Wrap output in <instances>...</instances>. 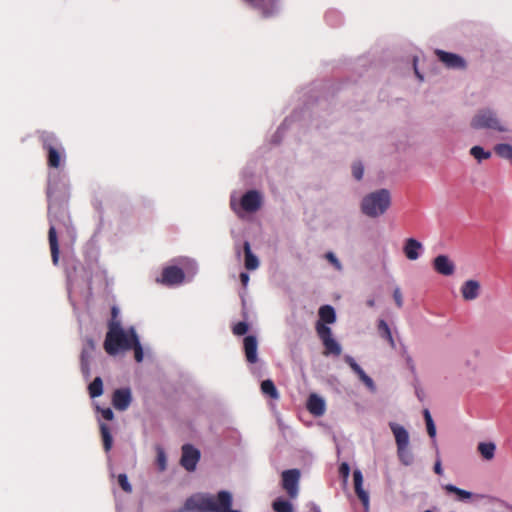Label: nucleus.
I'll use <instances>...</instances> for the list:
<instances>
[{"label": "nucleus", "instance_id": "obj_1", "mask_svg": "<svg viewBox=\"0 0 512 512\" xmlns=\"http://www.w3.org/2000/svg\"><path fill=\"white\" fill-rule=\"evenodd\" d=\"M132 334H137L133 327L125 331L119 320L109 321L104 341V349L109 355L131 349Z\"/></svg>", "mask_w": 512, "mask_h": 512}, {"label": "nucleus", "instance_id": "obj_2", "mask_svg": "<svg viewBox=\"0 0 512 512\" xmlns=\"http://www.w3.org/2000/svg\"><path fill=\"white\" fill-rule=\"evenodd\" d=\"M391 205V195L387 189H379L367 194L361 202V211L368 217L383 215Z\"/></svg>", "mask_w": 512, "mask_h": 512}, {"label": "nucleus", "instance_id": "obj_3", "mask_svg": "<svg viewBox=\"0 0 512 512\" xmlns=\"http://www.w3.org/2000/svg\"><path fill=\"white\" fill-rule=\"evenodd\" d=\"M39 141L47 152V165L50 168H59L64 156V148L59 139L52 132L42 131L39 134Z\"/></svg>", "mask_w": 512, "mask_h": 512}, {"label": "nucleus", "instance_id": "obj_4", "mask_svg": "<svg viewBox=\"0 0 512 512\" xmlns=\"http://www.w3.org/2000/svg\"><path fill=\"white\" fill-rule=\"evenodd\" d=\"M474 129H490L499 132L506 131L496 113L490 109L479 110L471 120Z\"/></svg>", "mask_w": 512, "mask_h": 512}, {"label": "nucleus", "instance_id": "obj_5", "mask_svg": "<svg viewBox=\"0 0 512 512\" xmlns=\"http://www.w3.org/2000/svg\"><path fill=\"white\" fill-rule=\"evenodd\" d=\"M316 332L324 346L323 354L325 356L334 355L339 356L342 352L341 345L332 337L330 327L320 322L316 323Z\"/></svg>", "mask_w": 512, "mask_h": 512}, {"label": "nucleus", "instance_id": "obj_6", "mask_svg": "<svg viewBox=\"0 0 512 512\" xmlns=\"http://www.w3.org/2000/svg\"><path fill=\"white\" fill-rule=\"evenodd\" d=\"M281 477L282 488L290 498L295 499L299 493V481L301 477L300 470L296 468L284 470Z\"/></svg>", "mask_w": 512, "mask_h": 512}, {"label": "nucleus", "instance_id": "obj_7", "mask_svg": "<svg viewBox=\"0 0 512 512\" xmlns=\"http://www.w3.org/2000/svg\"><path fill=\"white\" fill-rule=\"evenodd\" d=\"M210 500L211 494H194L186 499L184 509L190 512H211Z\"/></svg>", "mask_w": 512, "mask_h": 512}, {"label": "nucleus", "instance_id": "obj_8", "mask_svg": "<svg viewBox=\"0 0 512 512\" xmlns=\"http://www.w3.org/2000/svg\"><path fill=\"white\" fill-rule=\"evenodd\" d=\"M96 346L92 338L84 340L80 354V368L83 376L88 379L90 377V362L95 352Z\"/></svg>", "mask_w": 512, "mask_h": 512}, {"label": "nucleus", "instance_id": "obj_9", "mask_svg": "<svg viewBox=\"0 0 512 512\" xmlns=\"http://www.w3.org/2000/svg\"><path fill=\"white\" fill-rule=\"evenodd\" d=\"M184 278V271L180 267L167 266L162 270L161 277L157 279V282L166 286H173L181 284Z\"/></svg>", "mask_w": 512, "mask_h": 512}, {"label": "nucleus", "instance_id": "obj_10", "mask_svg": "<svg viewBox=\"0 0 512 512\" xmlns=\"http://www.w3.org/2000/svg\"><path fill=\"white\" fill-rule=\"evenodd\" d=\"M200 459V451L194 448L190 444H185L182 446V456L180 459V464L187 471L192 472L196 469V465Z\"/></svg>", "mask_w": 512, "mask_h": 512}, {"label": "nucleus", "instance_id": "obj_11", "mask_svg": "<svg viewBox=\"0 0 512 512\" xmlns=\"http://www.w3.org/2000/svg\"><path fill=\"white\" fill-rule=\"evenodd\" d=\"M211 512H227L233 505V497L229 491L222 490L216 495L211 494Z\"/></svg>", "mask_w": 512, "mask_h": 512}, {"label": "nucleus", "instance_id": "obj_12", "mask_svg": "<svg viewBox=\"0 0 512 512\" xmlns=\"http://www.w3.org/2000/svg\"><path fill=\"white\" fill-rule=\"evenodd\" d=\"M435 54L438 59L447 67L452 69H465L466 62L465 60L454 53L446 52L440 49L435 50Z\"/></svg>", "mask_w": 512, "mask_h": 512}, {"label": "nucleus", "instance_id": "obj_13", "mask_svg": "<svg viewBox=\"0 0 512 512\" xmlns=\"http://www.w3.org/2000/svg\"><path fill=\"white\" fill-rule=\"evenodd\" d=\"M262 204V198L258 191L250 190L246 192L240 201L241 208L246 212H256L260 209Z\"/></svg>", "mask_w": 512, "mask_h": 512}, {"label": "nucleus", "instance_id": "obj_14", "mask_svg": "<svg viewBox=\"0 0 512 512\" xmlns=\"http://www.w3.org/2000/svg\"><path fill=\"white\" fill-rule=\"evenodd\" d=\"M132 401L131 391L128 388L116 389L113 393L112 404L119 411L126 410Z\"/></svg>", "mask_w": 512, "mask_h": 512}, {"label": "nucleus", "instance_id": "obj_15", "mask_svg": "<svg viewBox=\"0 0 512 512\" xmlns=\"http://www.w3.org/2000/svg\"><path fill=\"white\" fill-rule=\"evenodd\" d=\"M433 267L437 273L444 276H450L455 271L454 263L446 255H438L433 260Z\"/></svg>", "mask_w": 512, "mask_h": 512}, {"label": "nucleus", "instance_id": "obj_16", "mask_svg": "<svg viewBox=\"0 0 512 512\" xmlns=\"http://www.w3.org/2000/svg\"><path fill=\"white\" fill-rule=\"evenodd\" d=\"M261 12L263 17H270L276 12V0H245Z\"/></svg>", "mask_w": 512, "mask_h": 512}, {"label": "nucleus", "instance_id": "obj_17", "mask_svg": "<svg viewBox=\"0 0 512 512\" xmlns=\"http://www.w3.org/2000/svg\"><path fill=\"white\" fill-rule=\"evenodd\" d=\"M389 427L395 437L397 448L403 449L404 446H409V434L403 426L390 422Z\"/></svg>", "mask_w": 512, "mask_h": 512}, {"label": "nucleus", "instance_id": "obj_18", "mask_svg": "<svg viewBox=\"0 0 512 512\" xmlns=\"http://www.w3.org/2000/svg\"><path fill=\"white\" fill-rule=\"evenodd\" d=\"M353 481H354V490H355L356 495L358 496V498L362 502V504L365 507H367L369 504V495L363 489V475L360 470L357 469L353 472Z\"/></svg>", "mask_w": 512, "mask_h": 512}, {"label": "nucleus", "instance_id": "obj_19", "mask_svg": "<svg viewBox=\"0 0 512 512\" xmlns=\"http://www.w3.org/2000/svg\"><path fill=\"white\" fill-rule=\"evenodd\" d=\"M243 343H244V351H245L246 360L251 364L256 363L258 360V357H257L258 343H257L256 337L252 336V335L246 336L244 338Z\"/></svg>", "mask_w": 512, "mask_h": 512}, {"label": "nucleus", "instance_id": "obj_20", "mask_svg": "<svg viewBox=\"0 0 512 512\" xmlns=\"http://www.w3.org/2000/svg\"><path fill=\"white\" fill-rule=\"evenodd\" d=\"M48 240H49V245H50L52 262L54 265H57L59 262V244H58L56 228H55V225L53 224L52 219H50Z\"/></svg>", "mask_w": 512, "mask_h": 512}, {"label": "nucleus", "instance_id": "obj_21", "mask_svg": "<svg viewBox=\"0 0 512 512\" xmlns=\"http://www.w3.org/2000/svg\"><path fill=\"white\" fill-rule=\"evenodd\" d=\"M480 283L476 280H467L461 287V294L464 300L471 301L479 296Z\"/></svg>", "mask_w": 512, "mask_h": 512}, {"label": "nucleus", "instance_id": "obj_22", "mask_svg": "<svg viewBox=\"0 0 512 512\" xmlns=\"http://www.w3.org/2000/svg\"><path fill=\"white\" fill-rule=\"evenodd\" d=\"M307 409L314 416H322L325 413V402L317 394H311L307 400Z\"/></svg>", "mask_w": 512, "mask_h": 512}, {"label": "nucleus", "instance_id": "obj_23", "mask_svg": "<svg viewBox=\"0 0 512 512\" xmlns=\"http://www.w3.org/2000/svg\"><path fill=\"white\" fill-rule=\"evenodd\" d=\"M421 249H422V244L418 240H416L414 238H408L405 241V245L403 247V252L409 260H416L420 256Z\"/></svg>", "mask_w": 512, "mask_h": 512}, {"label": "nucleus", "instance_id": "obj_24", "mask_svg": "<svg viewBox=\"0 0 512 512\" xmlns=\"http://www.w3.org/2000/svg\"><path fill=\"white\" fill-rule=\"evenodd\" d=\"M244 264L247 270H255L259 266L258 258L252 253L250 243L245 241L243 244Z\"/></svg>", "mask_w": 512, "mask_h": 512}, {"label": "nucleus", "instance_id": "obj_25", "mask_svg": "<svg viewBox=\"0 0 512 512\" xmlns=\"http://www.w3.org/2000/svg\"><path fill=\"white\" fill-rule=\"evenodd\" d=\"M318 314H319V320L317 322H320L324 325L332 324L336 321L335 310L330 305H324V306L320 307Z\"/></svg>", "mask_w": 512, "mask_h": 512}, {"label": "nucleus", "instance_id": "obj_26", "mask_svg": "<svg viewBox=\"0 0 512 512\" xmlns=\"http://www.w3.org/2000/svg\"><path fill=\"white\" fill-rule=\"evenodd\" d=\"M378 332L382 338L388 341L392 348L395 347V341L393 339L391 330L385 320L381 319L377 325Z\"/></svg>", "mask_w": 512, "mask_h": 512}, {"label": "nucleus", "instance_id": "obj_27", "mask_svg": "<svg viewBox=\"0 0 512 512\" xmlns=\"http://www.w3.org/2000/svg\"><path fill=\"white\" fill-rule=\"evenodd\" d=\"M100 432H101L104 450L106 452H109L112 448L113 439H112V435L110 433V429H109L108 425H106L105 423H101L100 424Z\"/></svg>", "mask_w": 512, "mask_h": 512}, {"label": "nucleus", "instance_id": "obj_28", "mask_svg": "<svg viewBox=\"0 0 512 512\" xmlns=\"http://www.w3.org/2000/svg\"><path fill=\"white\" fill-rule=\"evenodd\" d=\"M496 446L492 442H482L478 445V451L486 460H491L494 457Z\"/></svg>", "mask_w": 512, "mask_h": 512}, {"label": "nucleus", "instance_id": "obj_29", "mask_svg": "<svg viewBox=\"0 0 512 512\" xmlns=\"http://www.w3.org/2000/svg\"><path fill=\"white\" fill-rule=\"evenodd\" d=\"M261 391L263 394L269 396L272 399H278L279 393L272 380L267 379L261 383Z\"/></svg>", "mask_w": 512, "mask_h": 512}, {"label": "nucleus", "instance_id": "obj_30", "mask_svg": "<svg viewBox=\"0 0 512 512\" xmlns=\"http://www.w3.org/2000/svg\"><path fill=\"white\" fill-rule=\"evenodd\" d=\"M444 489L448 493H453V494L457 495L458 499L461 501L469 500L472 497L471 492L460 489L453 484H446L444 486Z\"/></svg>", "mask_w": 512, "mask_h": 512}, {"label": "nucleus", "instance_id": "obj_31", "mask_svg": "<svg viewBox=\"0 0 512 512\" xmlns=\"http://www.w3.org/2000/svg\"><path fill=\"white\" fill-rule=\"evenodd\" d=\"M89 395L91 398H96L103 393V382L100 377H96L88 386Z\"/></svg>", "mask_w": 512, "mask_h": 512}, {"label": "nucleus", "instance_id": "obj_32", "mask_svg": "<svg viewBox=\"0 0 512 512\" xmlns=\"http://www.w3.org/2000/svg\"><path fill=\"white\" fill-rule=\"evenodd\" d=\"M495 153L504 159L512 160V145L501 143L494 147Z\"/></svg>", "mask_w": 512, "mask_h": 512}, {"label": "nucleus", "instance_id": "obj_33", "mask_svg": "<svg viewBox=\"0 0 512 512\" xmlns=\"http://www.w3.org/2000/svg\"><path fill=\"white\" fill-rule=\"evenodd\" d=\"M272 507L275 512H293L292 504L289 501L281 498L276 499L273 502Z\"/></svg>", "mask_w": 512, "mask_h": 512}, {"label": "nucleus", "instance_id": "obj_34", "mask_svg": "<svg viewBox=\"0 0 512 512\" xmlns=\"http://www.w3.org/2000/svg\"><path fill=\"white\" fill-rule=\"evenodd\" d=\"M131 349L134 350V358L137 362H141L143 360V349L139 342L137 334H132V343Z\"/></svg>", "mask_w": 512, "mask_h": 512}, {"label": "nucleus", "instance_id": "obj_35", "mask_svg": "<svg viewBox=\"0 0 512 512\" xmlns=\"http://www.w3.org/2000/svg\"><path fill=\"white\" fill-rule=\"evenodd\" d=\"M397 454L400 461L404 465H410L413 461V455L409 449V446H404L403 449L397 448Z\"/></svg>", "mask_w": 512, "mask_h": 512}, {"label": "nucleus", "instance_id": "obj_36", "mask_svg": "<svg viewBox=\"0 0 512 512\" xmlns=\"http://www.w3.org/2000/svg\"><path fill=\"white\" fill-rule=\"evenodd\" d=\"M470 154L478 161L486 160L491 157V152L485 151L481 146H473Z\"/></svg>", "mask_w": 512, "mask_h": 512}, {"label": "nucleus", "instance_id": "obj_37", "mask_svg": "<svg viewBox=\"0 0 512 512\" xmlns=\"http://www.w3.org/2000/svg\"><path fill=\"white\" fill-rule=\"evenodd\" d=\"M248 329L249 327L246 322H238L233 326L232 331L235 335L242 336L247 333Z\"/></svg>", "mask_w": 512, "mask_h": 512}, {"label": "nucleus", "instance_id": "obj_38", "mask_svg": "<svg viewBox=\"0 0 512 512\" xmlns=\"http://www.w3.org/2000/svg\"><path fill=\"white\" fill-rule=\"evenodd\" d=\"M118 483L120 487L127 493H130L132 491V487L128 481L126 474H119L118 475Z\"/></svg>", "mask_w": 512, "mask_h": 512}, {"label": "nucleus", "instance_id": "obj_39", "mask_svg": "<svg viewBox=\"0 0 512 512\" xmlns=\"http://www.w3.org/2000/svg\"><path fill=\"white\" fill-rule=\"evenodd\" d=\"M364 168L361 162H356L352 166V174L356 180H361L363 177Z\"/></svg>", "mask_w": 512, "mask_h": 512}, {"label": "nucleus", "instance_id": "obj_40", "mask_svg": "<svg viewBox=\"0 0 512 512\" xmlns=\"http://www.w3.org/2000/svg\"><path fill=\"white\" fill-rule=\"evenodd\" d=\"M357 376L369 389H374L373 380L364 372L363 369H361L360 372L357 373Z\"/></svg>", "mask_w": 512, "mask_h": 512}, {"label": "nucleus", "instance_id": "obj_41", "mask_svg": "<svg viewBox=\"0 0 512 512\" xmlns=\"http://www.w3.org/2000/svg\"><path fill=\"white\" fill-rule=\"evenodd\" d=\"M393 299L398 308L403 306V296L399 287H396L393 291Z\"/></svg>", "mask_w": 512, "mask_h": 512}, {"label": "nucleus", "instance_id": "obj_42", "mask_svg": "<svg viewBox=\"0 0 512 512\" xmlns=\"http://www.w3.org/2000/svg\"><path fill=\"white\" fill-rule=\"evenodd\" d=\"M345 362L350 366V368L357 374L362 369L356 361L353 359V357L346 355L344 358Z\"/></svg>", "mask_w": 512, "mask_h": 512}, {"label": "nucleus", "instance_id": "obj_43", "mask_svg": "<svg viewBox=\"0 0 512 512\" xmlns=\"http://www.w3.org/2000/svg\"><path fill=\"white\" fill-rule=\"evenodd\" d=\"M325 257L337 270H341V263L332 252H328Z\"/></svg>", "mask_w": 512, "mask_h": 512}, {"label": "nucleus", "instance_id": "obj_44", "mask_svg": "<svg viewBox=\"0 0 512 512\" xmlns=\"http://www.w3.org/2000/svg\"><path fill=\"white\" fill-rule=\"evenodd\" d=\"M157 462H158L160 470H165V468H166V456H165L164 451L161 450V449L158 450Z\"/></svg>", "mask_w": 512, "mask_h": 512}, {"label": "nucleus", "instance_id": "obj_45", "mask_svg": "<svg viewBox=\"0 0 512 512\" xmlns=\"http://www.w3.org/2000/svg\"><path fill=\"white\" fill-rule=\"evenodd\" d=\"M339 473L344 479H347L349 477L350 467H349L348 463H346V462L341 463V465L339 466Z\"/></svg>", "mask_w": 512, "mask_h": 512}, {"label": "nucleus", "instance_id": "obj_46", "mask_svg": "<svg viewBox=\"0 0 512 512\" xmlns=\"http://www.w3.org/2000/svg\"><path fill=\"white\" fill-rule=\"evenodd\" d=\"M427 427V433L431 438H434L436 436V427L434 422L426 423Z\"/></svg>", "mask_w": 512, "mask_h": 512}, {"label": "nucleus", "instance_id": "obj_47", "mask_svg": "<svg viewBox=\"0 0 512 512\" xmlns=\"http://www.w3.org/2000/svg\"><path fill=\"white\" fill-rule=\"evenodd\" d=\"M102 416L105 420L111 421L114 418V413L110 408L102 410Z\"/></svg>", "mask_w": 512, "mask_h": 512}, {"label": "nucleus", "instance_id": "obj_48", "mask_svg": "<svg viewBox=\"0 0 512 512\" xmlns=\"http://www.w3.org/2000/svg\"><path fill=\"white\" fill-rule=\"evenodd\" d=\"M434 472L438 475H442L443 469L440 460H437L434 464Z\"/></svg>", "mask_w": 512, "mask_h": 512}, {"label": "nucleus", "instance_id": "obj_49", "mask_svg": "<svg viewBox=\"0 0 512 512\" xmlns=\"http://www.w3.org/2000/svg\"><path fill=\"white\" fill-rule=\"evenodd\" d=\"M240 280H241V283L246 286L248 281H249V275L247 273H241L240 274Z\"/></svg>", "mask_w": 512, "mask_h": 512}, {"label": "nucleus", "instance_id": "obj_50", "mask_svg": "<svg viewBox=\"0 0 512 512\" xmlns=\"http://www.w3.org/2000/svg\"><path fill=\"white\" fill-rule=\"evenodd\" d=\"M424 419L426 423L433 422V419L428 409L424 410Z\"/></svg>", "mask_w": 512, "mask_h": 512}, {"label": "nucleus", "instance_id": "obj_51", "mask_svg": "<svg viewBox=\"0 0 512 512\" xmlns=\"http://www.w3.org/2000/svg\"><path fill=\"white\" fill-rule=\"evenodd\" d=\"M112 318L110 321L117 320L118 316V309L116 307H113L111 310Z\"/></svg>", "mask_w": 512, "mask_h": 512}, {"label": "nucleus", "instance_id": "obj_52", "mask_svg": "<svg viewBox=\"0 0 512 512\" xmlns=\"http://www.w3.org/2000/svg\"><path fill=\"white\" fill-rule=\"evenodd\" d=\"M367 306L369 307H374L375 306V300L374 299H369L367 301Z\"/></svg>", "mask_w": 512, "mask_h": 512}, {"label": "nucleus", "instance_id": "obj_53", "mask_svg": "<svg viewBox=\"0 0 512 512\" xmlns=\"http://www.w3.org/2000/svg\"><path fill=\"white\" fill-rule=\"evenodd\" d=\"M415 73H416V75H417L420 79H422V76L419 74V72H418V70H417V68H416V67H415Z\"/></svg>", "mask_w": 512, "mask_h": 512}, {"label": "nucleus", "instance_id": "obj_54", "mask_svg": "<svg viewBox=\"0 0 512 512\" xmlns=\"http://www.w3.org/2000/svg\"><path fill=\"white\" fill-rule=\"evenodd\" d=\"M51 194H52L51 189H50V188H48V190H47V196L50 198V197H51Z\"/></svg>", "mask_w": 512, "mask_h": 512}]
</instances>
